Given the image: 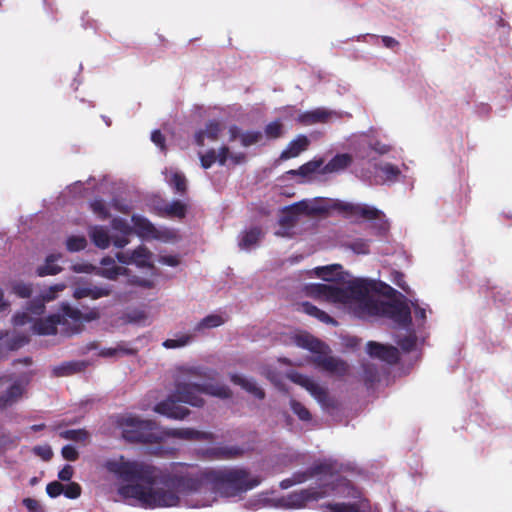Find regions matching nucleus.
I'll return each mask as SVG.
<instances>
[{
	"mask_svg": "<svg viewBox=\"0 0 512 512\" xmlns=\"http://www.w3.org/2000/svg\"><path fill=\"white\" fill-rule=\"evenodd\" d=\"M287 378L306 389L323 408L335 409L337 407V401L329 395L327 388L321 386L309 376L297 371H291L287 374Z\"/></svg>",
	"mask_w": 512,
	"mask_h": 512,
	"instance_id": "0eeeda50",
	"label": "nucleus"
},
{
	"mask_svg": "<svg viewBox=\"0 0 512 512\" xmlns=\"http://www.w3.org/2000/svg\"><path fill=\"white\" fill-rule=\"evenodd\" d=\"M328 211L330 209L344 213L347 217H359L365 220H381L384 213L375 207L365 204H353L340 200H333L326 205Z\"/></svg>",
	"mask_w": 512,
	"mask_h": 512,
	"instance_id": "1a4fd4ad",
	"label": "nucleus"
},
{
	"mask_svg": "<svg viewBox=\"0 0 512 512\" xmlns=\"http://www.w3.org/2000/svg\"><path fill=\"white\" fill-rule=\"evenodd\" d=\"M344 247L352 250L356 254L366 255L370 252L369 241L363 238H357L344 243Z\"/></svg>",
	"mask_w": 512,
	"mask_h": 512,
	"instance_id": "79ce46f5",
	"label": "nucleus"
},
{
	"mask_svg": "<svg viewBox=\"0 0 512 512\" xmlns=\"http://www.w3.org/2000/svg\"><path fill=\"white\" fill-rule=\"evenodd\" d=\"M230 380L232 383L241 386L244 390L262 400L265 398V392L262 388L258 387L256 382L246 379L238 374H231Z\"/></svg>",
	"mask_w": 512,
	"mask_h": 512,
	"instance_id": "c85d7f7f",
	"label": "nucleus"
},
{
	"mask_svg": "<svg viewBox=\"0 0 512 512\" xmlns=\"http://www.w3.org/2000/svg\"><path fill=\"white\" fill-rule=\"evenodd\" d=\"M367 353L372 358L380 359L389 364H396L400 359L399 351L396 347L384 345L375 341H369L367 343Z\"/></svg>",
	"mask_w": 512,
	"mask_h": 512,
	"instance_id": "ddd939ff",
	"label": "nucleus"
},
{
	"mask_svg": "<svg viewBox=\"0 0 512 512\" xmlns=\"http://www.w3.org/2000/svg\"><path fill=\"white\" fill-rule=\"evenodd\" d=\"M339 269H342L340 264L318 267L316 268V274L325 281H336L339 278L334 275V272Z\"/></svg>",
	"mask_w": 512,
	"mask_h": 512,
	"instance_id": "a18cd8bd",
	"label": "nucleus"
},
{
	"mask_svg": "<svg viewBox=\"0 0 512 512\" xmlns=\"http://www.w3.org/2000/svg\"><path fill=\"white\" fill-rule=\"evenodd\" d=\"M313 362L324 371L338 376H344L349 369V366L345 361L333 356H328L325 351L320 353V355H316L313 358Z\"/></svg>",
	"mask_w": 512,
	"mask_h": 512,
	"instance_id": "4468645a",
	"label": "nucleus"
},
{
	"mask_svg": "<svg viewBox=\"0 0 512 512\" xmlns=\"http://www.w3.org/2000/svg\"><path fill=\"white\" fill-rule=\"evenodd\" d=\"M104 468L123 482L146 484H126L118 492L125 498L138 500L147 509L178 507L182 497L189 508L209 507L217 500V495L236 497L261 483L260 477H252L244 468L203 469L183 462L159 468L126 460L123 455L107 460Z\"/></svg>",
	"mask_w": 512,
	"mask_h": 512,
	"instance_id": "f257e3e1",
	"label": "nucleus"
},
{
	"mask_svg": "<svg viewBox=\"0 0 512 512\" xmlns=\"http://www.w3.org/2000/svg\"><path fill=\"white\" fill-rule=\"evenodd\" d=\"M201 166L204 169L210 168L217 161L215 149H209L205 154L200 155Z\"/></svg>",
	"mask_w": 512,
	"mask_h": 512,
	"instance_id": "bf43d9fd",
	"label": "nucleus"
},
{
	"mask_svg": "<svg viewBox=\"0 0 512 512\" xmlns=\"http://www.w3.org/2000/svg\"><path fill=\"white\" fill-rule=\"evenodd\" d=\"M62 457L68 461H76L79 458L77 449L72 445H65L61 450Z\"/></svg>",
	"mask_w": 512,
	"mask_h": 512,
	"instance_id": "e2e57ef3",
	"label": "nucleus"
},
{
	"mask_svg": "<svg viewBox=\"0 0 512 512\" xmlns=\"http://www.w3.org/2000/svg\"><path fill=\"white\" fill-rule=\"evenodd\" d=\"M59 435L63 439L75 442H85L89 437V433L85 429H69L60 432Z\"/></svg>",
	"mask_w": 512,
	"mask_h": 512,
	"instance_id": "c03bdc74",
	"label": "nucleus"
},
{
	"mask_svg": "<svg viewBox=\"0 0 512 512\" xmlns=\"http://www.w3.org/2000/svg\"><path fill=\"white\" fill-rule=\"evenodd\" d=\"M310 145V140L305 135H298L294 140L290 141L287 147L281 152L279 160H288L299 156L306 151Z\"/></svg>",
	"mask_w": 512,
	"mask_h": 512,
	"instance_id": "412c9836",
	"label": "nucleus"
},
{
	"mask_svg": "<svg viewBox=\"0 0 512 512\" xmlns=\"http://www.w3.org/2000/svg\"><path fill=\"white\" fill-rule=\"evenodd\" d=\"M158 214L162 217L183 219L187 214V205L179 200L164 204L157 208Z\"/></svg>",
	"mask_w": 512,
	"mask_h": 512,
	"instance_id": "a878e982",
	"label": "nucleus"
},
{
	"mask_svg": "<svg viewBox=\"0 0 512 512\" xmlns=\"http://www.w3.org/2000/svg\"><path fill=\"white\" fill-rule=\"evenodd\" d=\"M344 288L345 293L347 294V304H350L352 302H356V304H358L369 296V286L363 280L351 281Z\"/></svg>",
	"mask_w": 512,
	"mask_h": 512,
	"instance_id": "aec40b11",
	"label": "nucleus"
},
{
	"mask_svg": "<svg viewBox=\"0 0 512 512\" xmlns=\"http://www.w3.org/2000/svg\"><path fill=\"white\" fill-rule=\"evenodd\" d=\"M74 473V469L71 465H65L58 473V478L61 481H70Z\"/></svg>",
	"mask_w": 512,
	"mask_h": 512,
	"instance_id": "69168bd1",
	"label": "nucleus"
},
{
	"mask_svg": "<svg viewBox=\"0 0 512 512\" xmlns=\"http://www.w3.org/2000/svg\"><path fill=\"white\" fill-rule=\"evenodd\" d=\"M226 319L219 314H210L204 317L194 328L195 332L203 331L204 329L216 328L223 325Z\"/></svg>",
	"mask_w": 512,
	"mask_h": 512,
	"instance_id": "f704fd0d",
	"label": "nucleus"
},
{
	"mask_svg": "<svg viewBox=\"0 0 512 512\" xmlns=\"http://www.w3.org/2000/svg\"><path fill=\"white\" fill-rule=\"evenodd\" d=\"M228 157H230V150L227 146H222L217 154V162L223 166L226 164Z\"/></svg>",
	"mask_w": 512,
	"mask_h": 512,
	"instance_id": "338daca9",
	"label": "nucleus"
},
{
	"mask_svg": "<svg viewBox=\"0 0 512 512\" xmlns=\"http://www.w3.org/2000/svg\"><path fill=\"white\" fill-rule=\"evenodd\" d=\"M87 241L84 236H71L66 241V248L70 252H78L85 249Z\"/></svg>",
	"mask_w": 512,
	"mask_h": 512,
	"instance_id": "09e8293b",
	"label": "nucleus"
},
{
	"mask_svg": "<svg viewBox=\"0 0 512 512\" xmlns=\"http://www.w3.org/2000/svg\"><path fill=\"white\" fill-rule=\"evenodd\" d=\"M93 244L100 248L106 249L110 245L111 238L108 231L102 226H94L89 232Z\"/></svg>",
	"mask_w": 512,
	"mask_h": 512,
	"instance_id": "473e14b6",
	"label": "nucleus"
},
{
	"mask_svg": "<svg viewBox=\"0 0 512 512\" xmlns=\"http://www.w3.org/2000/svg\"><path fill=\"white\" fill-rule=\"evenodd\" d=\"M326 212H328V208L324 205L310 206L306 201H300L283 209L279 225L283 229L289 230L295 226L301 214L318 215Z\"/></svg>",
	"mask_w": 512,
	"mask_h": 512,
	"instance_id": "6e6552de",
	"label": "nucleus"
},
{
	"mask_svg": "<svg viewBox=\"0 0 512 512\" xmlns=\"http://www.w3.org/2000/svg\"><path fill=\"white\" fill-rule=\"evenodd\" d=\"M290 407L294 414L297 415V417L301 421H310L312 418V415L310 411L299 401L295 399H291L290 401Z\"/></svg>",
	"mask_w": 512,
	"mask_h": 512,
	"instance_id": "49530a36",
	"label": "nucleus"
},
{
	"mask_svg": "<svg viewBox=\"0 0 512 512\" xmlns=\"http://www.w3.org/2000/svg\"><path fill=\"white\" fill-rule=\"evenodd\" d=\"M321 508L327 512H360L358 505L351 503H327Z\"/></svg>",
	"mask_w": 512,
	"mask_h": 512,
	"instance_id": "37998d69",
	"label": "nucleus"
},
{
	"mask_svg": "<svg viewBox=\"0 0 512 512\" xmlns=\"http://www.w3.org/2000/svg\"><path fill=\"white\" fill-rule=\"evenodd\" d=\"M23 393L24 387L19 382L10 385L0 396V409H5L15 404L22 397Z\"/></svg>",
	"mask_w": 512,
	"mask_h": 512,
	"instance_id": "bb28decb",
	"label": "nucleus"
},
{
	"mask_svg": "<svg viewBox=\"0 0 512 512\" xmlns=\"http://www.w3.org/2000/svg\"><path fill=\"white\" fill-rule=\"evenodd\" d=\"M163 441L168 438H177L187 441H213L215 435L212 432L199 431L194 428H171L161 429Z\"/></svg>",
	"mask_w": 512,
	"mask_h": 512,
	"instance_id": "f8f14e48",
	"label": "nucleus"
},
{
	"mask_svg": "<svg viewBox=\"0 0 512 512\" xmlns=\"http://www.w3.org/2000/svg\"><path fill=\"white\" fill-rule=\"evenodd\" d=\"M331 466L325 463L316 464L310 467L306 472L296 473L292 478H287L281 481L280 487L282 489H288L291 486L299 483H303L309 478L319 475V474H328L330 473Z\"/></svg>",
	"mask_w": 512,
	"mask_h": 512,
	"instance_id": "2eb2a0df",
	"label": "nucleus"
},
{
	"mask_svg": "<svg viewBox=\"0 0 512 512\" xmlns=\"http://www.w3.org/2000/svg\"><path fill=\"white\" fill-rule=\"evenodd\" d=\"M301 306H302L303 311L306 314H308L312 317H315L316 319H318L319 321H321L325 324H331L333 326H336L338 324V322L333 317H331L326 312L320 310L315 305H313L309 302H303L301 304Z\"/></svg>",
	"mask_w": 512,
	"mask_h": 512,
	"instance_id": "72a5a7b5",
	"label": "nucleus"
},
{
	"mask_svg": "<svg viewBox=\"0 0 512 512\" xmlns=\"http://www.w3.org/2000/svg\"><path fill=\"white\" fill-rule=\"evenodd\" d=\"M262 236L263 232L260 227H252L249 230L243 232L239 241V246L242 249H250L260 241Z\"/></svg>",
	"mask_w": 512,
	"mask_h": 512,
	"instance_id": "2f4dec72",
	"label": "nucleus"
},
{
	"mask_svg": "<svg viewBox=\"0 0 512 512\" xmlns=\"http://www.w3.org/2000/svg\"><path fill=\"white\" fill-rule=\"evenodd\" d=\"M262 137L263 135L260 131H247L241 134V144L244 147H248L258 143Z\"/></svg>",
	"mask_w": 512,
	"mask_h": 512,
	"instance_id": "6e6d98bb",
	"label": "nucleus"
},
{
	"mask_svg": "<svg viewBox=\"0 0 512 512\" xmlns=\"http://www.w3.org/2000/svg\"><path fill=\"white\" fill-rule=\"evenodd\" d=\"M170 185L173 189L180 194L186 193L187 190V180L185 176L181 173L175 172L171 176Z\"/></svg>",
	"mask_w": 512,
	"mask_h": 512,
	"instance_id": "3c124183",
	"label": "nucleus"
},
{
	"mask_svg": "<svg viewBox=\"0 0 512 512\" xmlns=\"http://www.w3.org/2000/svg\"><path fill=\"white\" fill-rule=\"evenodd\" d=\"M177 372L174 394L154 407V411L158 414L174 420H183L190 414V410L178 402L202 407L204 399L201 394L223 399L231 397L229 387L214 382L217 377L214 369L202 366H181Z\"/></svg>",
	"mask_w": 512,
	"mask_h": 512,
	"instance_id": "f03ea898",
	"label": "nucleus"
},
{
	"mask_svg": "<svg viewBox=\"0 0 512 512\" xmlns=\"http://www.w3.org/2000/svg\"><path fill=\"white\" fill-rule=\"evenodd\" d=\"M12 292L20 298H29L32 294V285L22 281H16L11 286Z\"/></svg>",
	"mask_w": 512,
	"mask_h": 512,
	"instance_id": "603ef678",
	"label": "nucleus"
},
{
	"mask_svg": "<svg viewBox=\"0 0 512 512\" xmlns=\"http://www.w3.org/2000/svg\"><path fill=\"white\" fill-rule=\"evenodd\" d=\"M112 293V286L104 285L97 286L93 284H87L83 286H78L74 289L73 296L76 299H82L89 297L93 300L107 297Z\"/></svg>",
	"mask_w": 512,
	"mask_h": 512,
	"instance_id": "a211bd4d",
	"label": "nucleus"
},
{
	"mask_svg": "<svg viewBox=\"0 0 512 512\" xmlns=\"http://www.w3.org/2000/svg\"><path fill=\"white\" fill-rule=\"evenodd\" d=\"M136 354V350L133 348H129L124 346L123 344H119L116 347L111 348H103L99 352L100 357H115L119 355H134Z\"/></svg>",
	"mask_w": 512,
	"mask_h": 512,
	"instance_id": "ea45409f",
	"label": "nucleus"
},
{
	"mask_svg": "<svg viewBox=\"0 0 512 512\" xmlns=\"http://www.w3.org/2000/svg\"><path fill=\"white\" fill-rule=\"evenodd\" d=\"M323 165V160H312L303 165H301L298 169L289 170L287 174L289 175H299L302 177H309L313 173L317 172L318 169Z\"/></svg>",
	"mask_w": 512,
	"mask_h": 512,
	"instance_id": "c9c22d12",
	"label": "nucleus"
},
{
	"mask_svg": "<svg viewBox=\"0 0 512 512\" xmlns=\"http://www.w3.org/2000/svg\"><path fill=\"white\" fill-rule=\"evenodd\" d=\"M73 270L78 273L79 272L89 273L93 270H96L97 275L107 278L109 280H115L119 275H127V273H128L127 268H124L121 266H116V265H113L111 267H103V268L96 269L91 264H77V265L73 266Z\"/></svg>",
	"mask_w": 512,
	"mask_h": 512,
	"instance_id": "dca6fc26",
	"label": "nucleus"
},
{
	"mask_svg": "<svg viewBox=\"0 0 512 512\" xmlns=\"http://www.w3.org/2000/svg\"><path fill=\"white\" fill-rule=\"evenodd\" d=\"M33 453L39 457H41L44 461H49L52 456L53 452L50 446L44 445V446H35L33 448Z\"/></svg>",
	"mask_w": 512,
	"mask_h": 512,
	"instance_id": "680f3d73",
	"label": "nucleus"
},
{
	"mask_svg": "<svg viewBox=\"0 0 512 512\" xmlns=\"http://www.w3.org/2000/svg\"><path fill=\"white\" fill-rule=\"evenodd\" d=\"M63 484L58 481H52L47 484L46 492L51 498H56L63 493Z\"/></svg>",
	"mask_w": 512,
	"mask_h": 512,
	"instance_id": "052dcab7",
	"label": "nucleus"
},
{
	"mask_svg": "<svg viewBox=\"0 0 512 512\" xmlns=\"http://www.w3.org/2000/svg\"><path fill=\"white\" fill-rule=\"evenodd\" d=\"M265 135L268 139L281 138L284 133V125L280 119L268 123L264 128Z\"/></svg>",
	"mask_w": 512,
	"mask_h": 512,
	"instance_id": "a19ab883",
	"label": "nucleus"
},
{
	"mask_svg": "<svg viewBox=\"0 0 512 512\" xmlns=\"http://www.w3.org/2000/svg\"><path fill=\"white\" fill-rule=\"evenodd\" d=\"M377 169L382 173L384 182H396L401 175L399 167L391 163H385L384 165L377 167Z\"/></svg>",
	"mask_w": 512,
	"mask_h": 512,
	"instance_id": "58836bf2",
	"label": "nucleus"
},
{
	"mask_svg": "<svg viewBox=\"0 0 512 512\" xmlns=\"http://www.w3.org/2000/svg\"><path fill=\"white\" fill-rule=\"evenodd\" d=\"M114 424L121 431L122 438L133 444H160L163 435L153 420H144L131 414L118 415Z\"/></svg>",
	"mask_w": 512,
	"mask_h": 512,
	"instance_id": "20e7f679",
	"label": "nucleus"
},
{
	"mask_svg": "<svg viewBox=\"0 0 512 512\" xmlns=\"http://www.w3.org/2000/svg\"><path fill=\"white\" fill-rule=\"evenodd\" d=\"M307 292L310 296L324 299L332 303L347 304L345 288L331 284L317 283L309 285Z\"/></svg>",
	"mask_w": 512,
	"mask_h": 512,
	"instance_id": "9b49d317",
	"label": "nucleus"
},
{
	"mask_svg": "<svg viewBox=\"0 0 512 512\" xmlns=\"http://www.w3.org/2000/svg\"><path fill=\"white\" fill-rule=\"evenodd\" d=\"M384 301L366 297L355 308V313L360 318L381 316Z\"/></svg>",
	"mask_w": 512,
	"mask_h": 512,
	"instance_id": "6ab92c4d",
	"label": "nucleus"
},
{
	"mask_svg": "<svg viewBox=\"0 0 512 512\" xmlns=\"http://www.w3.org/2000/svg\"><path fill=\"white\" fill-rule=\"evenodd\" d=\"M222 130L221 124L217 120L209 121L204 130H199L195 134V142L198 146H204L205 138H208L211 141H216L219 137V134Z\"/></svg>",
	"mask_w": 512,
	"mask_h": 512,
	"instance_id": "393cba45",
	"label": "nucleus"
},
{
	"mask_svg": "<svg viewBox=\"0 0 512 512\" xmlns=\"http://www.w3.org/2000/svg\"><path fill=\"white\" fill-rule=\"evenodd\" d=\"M192 339L189 334H181L177 339H166L163 346L167 349H175L186 346Z\"/></svg>",
	"mask_w": 512,
	"mask_h": 512,
	"instance_id": "864d4df0",
	"label": "nucleus"
},
{
	"mask_svg": "<svg viewBox=\"0 0 512 512\" xmlns=\"http://www.w3.org/2000/svg\"><path fill=\"white\" fill-rule=\"evenodd\" d=\"M247 450L240 446H219L206 450L210 460H231L242 457Z\"/></svg>",
	"mask_w": 512,
	"mask_h": 512,
	"instance_id": "f3484780",
	"label": "nucleus"
},
{
	"mask_svg": "<svg viewBox=\"0 0 512 512\" xmlns=\"http://www.w3.org/2000/svg\"><path fill=\"white\" fill-rule=\"evenodd\" d=\"M379 378L378 370L374 365H363V380L367 387H371Z\"/></svg>",
	"mask_w": 512,
	"mask_h": 512,
	"instance_id": "de8ad7c7",
	"label": "nucleus"
},
{
	"mask_svg": "<svg viewBox=\"0 0 512 512\" xmlns=\"http://www.w3.org/2000/svg\"><path fill=\"white\" fill-rule=\"evenodd\" d=\"M298 346L305 348L316 355H320V353L324 352L328 347L317 338L311 335H300L296 339Z\"/></svg>",
	"mask_w": 512,
	"mask_h": 512,
	"instance_id": "7c9ffc66",
	"label": "nucleus"
},
{
	"mask_svg": "<svg viewBox=\"0 0 512 512\" xmlns=\"http://www.w3.org/2000/svg\"><path fill=\"white\" fill-rule=\"evenodd\" d=\"M151 252L145 246H138L131 253L132 262L136 263L139 267H151L150 263Z\"/></svg>",
	"mask_w": 512,
	"mask_h": 512,
	"instance_id": "e433bc0d",
	"label": "nucleus"
},
{
	"mask_svg": "<svg viewBox=\"0 0 512 512\" xmlns=\"http://www.w3.org/2000/svg\"><path fill=\"white\" fill-rule=\"evenodd\" d=\"M369 148L371 150L375 151L376 153H378L379 155L388 154L392 150V147L390 145H387L380 141H375L374 143H370Z\"/></svg>",
	"mask_w": 512,
	"mask_h": 512,
	"instance_id": "0e129e2a",
	"label": "nucleus"
},
{
	"mask_svg": "<svg viewBox=\"0 0 512 512\" xmlns=\"http://www.w3.org/2000/svg\"><path fill=\"white\" fill-rule=\"evenodd\" d=\"M61 257V254L48 255L45 259V263L36 269V274L39 277H44L60 273L62 271V268L56 264V261H58Z\"/></svg>",
	"mask_w": 512,
	"mask_h": 512,
	"instance_id": "c756f323",
	"label": "nucleus"
},
{
	"mask_svg": "<svg viewBox=\"0 0 512 512\" xmlns=\"http://www.w3.org/2000/svg\"><path fill=\"white\" fill-rule=\"evenodd\" d=\"M347 483L346 479H337V484L328 483L320 487H310L294 491L282 498L283 506L288 509L306 508L310 502L318 501L334 494L336 487Z\"/></svg>",
	"mask_w": 512,
	"mask_h": 512,
	"instance_id": "39448f33",
	"label": "nucleus"
},
{
	"mask_svg": "<svg viewBox=\"0 0 512 512\" xmlns=\"http://www.w3.org/2000/svg\"><path fill=\"white\" fill-rule=\"evenodd\" d=\"M416 341V336L414 334H410L399 339L397 344L404 352H411L416 346Z\"/></svg>",
	"mask_w": 512,
	"mask_h": 512,
	"instance_id": "13d9d810",
	"label": "nucleus"
},
{
	"mask_svg": "<svg viewBox=\"0 0 512 512\" xmlns=\"http://www.w3.org/2000/svg\"><path fill=\"white\" fill-rule=\"evenodd\" d=\"M111 226L114 230L119 231L125 236H129L133 233V227L123 218H114L111 221Z\"/></svg>",
	"mask_w": 512,
	"mask_h": 512,
	"instance_id": "5fc2aeb1",
	"label": "nucleus"
},
{
	"mask_svg": "<svg viewBox=\"0 0 512 512\" xmlns=\"http://www.w3.org/2000/svg\"><path fill=\"white\" fill-rule=\"evenodd\" d=\"M82 492L81 486L77 482H70L68 485L63 486V494L69 499H77Z\"/></svg>",
	"mask_w": 512,
	"mask_h": 512,
	"instance_id": "4d7b16f0",
	"label": "nucleus"
},
{
	"mask_svg": "<svg viewBox=\"0 0 512 512\" xmlns=\"http://www.w3.org/2000/svg\"><path fill=\"white\" fill-rule=\"evenodd\" d=\"M334 113L323 108H317L307 111L298 116L297 120L303 125H312L315 123H325Z\"/></svg>",
	"mask_w": 512,
	"mask_h": 512,
	"instance_id": "5701e85b",
	"label": "nucleus"
},
{
	"mask_svg": "<svg viewBox=\"0 0 512 512\" xmlns=\"http://www.w3.org/2000/svg\"><path fill=\"white\" fill-rule=\"evenodd\" d=\"M92 211L102 220H106L110 217L109 209L106 203L102 199H95L90 203Z\"/></svg>",
	"mask_w": 512,
	"mask_h": 512,
	"instance_id": "8fccbe9b",
	"label": "nucleus"
},
{
	"mask_svg": "<svg viewBox=\"0 0 512 512\" xmlns=\"http://www.w3.org/2000/svg\"><path fill=\"white\" fill-rule=\"evenodd\" d=\"M62 314H53L46 318L34 320L32 331L38 335H54L57 333V326H63V332L68 336L82 331L83 323L97 320L100 313L96 309L88 313H82L79 309L73 308L68 304H63Z\"/></svg>",
	"mask_w": 512,
	"mask_h": 512,
	"instance_id": "7ed1b4c3",
	"label": "nucleus"
},
{
	"mask_svg": "<svg viewBox=\"0 0 512 512\" xmlns=\"http://www.w3.org/2000/svg\"><path fill=\"white\" fill-rule=\"evenodd\" d=\"M381 316L391 319L403 328L412 323L410 307L402 301H384Z\"/></svg>",
	"mask_w": 512,
	"mask_h": 512,
	"instance_id": "9d476101",
	"label": "nucleus"
},
{
	"mask_svg": "<svg viewBox=\"0 0 512 512\" xmlns=\"http://www.w3.org/2000/svg\"><path fill=\"white\" fill-rule=\"evenodd\" d=\"M135 233L141 238H157L158 232L155 226L145 217L133 215L131 218Z\"/></svg>",
	"mask_w": 512,
	"mask_h": 512,
	"instance_id": "4be33fe9",
	"label": "nucleus"
},
{
	"mask_svg": "<svg viewBox=\"0 0 512 512\" xmlns=\"http://www.w3.org/2000/svg\"><path fill=\"white\" fill-rule=\"evenodd\" d=\"M88 366L87 361H68L55 366L52 370L55 377H65L84 371Z\"/></svg>",
	"mask_w": 512,
	"mask_h": 512,
	"instance_id": "b1692460",
	"label": "nucleus"
},
{
	"mask_svg": "<svg viewBox=\"0 0 512 512\" xmlns=\"http://www.w3.org/2000/svg\"><path fill=\"white\" fill-rule=\"evenodd\" d=\"M66 288L64 283H58L50 286L48 290L44 291L41 298H36L30 301L26 307V312L17 313L13 316V324L15 326H22L27 323L33 322L32 316H41L45 312V302L51 301L56 298V294Z\"/></svg>",
	"mask_w": 512,
	"mask_h": 512,
	"instance_id": "423d86ee",
	"label": "nucleus"
},
{
	"mask_svg": "<svg viewBox=\"0 0 512 512\" xmlns=\"http://www.w3.org/2000/svg\"><path fill=\"white\" fill-rule=\"evenodd\" d=\"M20 439L19 436L12 435L5 429L0 428V452L16 448Z\"/></svg>",
	"mask_w": 512,
	"mask_h": 512,
	"instance_id": "4c0bfd02",
	"label": "nucleus"
},
{
	"mask_svg": "<svg viewBox=\"0 0 512 512\" xmlns=\"http://www.w3.org/2000/svg\"><path fill=\"white\" fill-rule=\"evenodd\" d=\"M151 140L161 149L165 148V137L160 130H155L151 134Z\"/></svg>",
	"mask_w": 512,
	"mask_h": 512,
	"instance_id": "774afa93",
	"label": "nucleus"
},
{
	"mask_svg": "<svg viewBox=\"0 0 512 512\" xmlns=\"http://www.w3.org/2000/svg\"><path fill=\"white\" fill-rule=\"evenodd\" d=\"M352 163V156L348 153L336 154L321 170V173L340 172Z\"/></svg>",
	"mask_w": 512,
	"mask_h": 512,
	"instance_id": "cd10ccee",
	"label": "nucleus"
}]
</instances>
